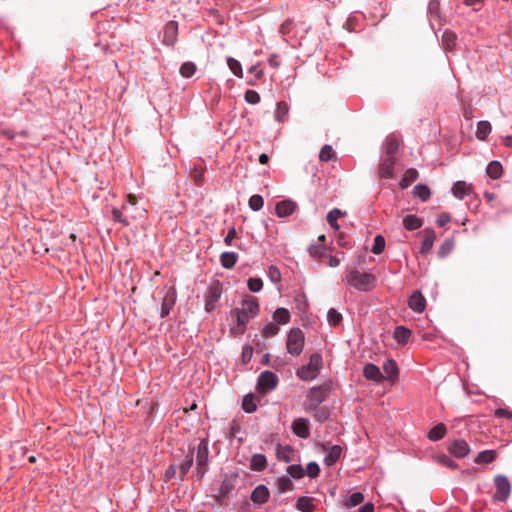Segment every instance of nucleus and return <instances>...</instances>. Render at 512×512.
<instances>
[{
	"label": "nucleus",
	"instance_id": "nucleus-1",
	"mask_svg": "<svg viewBox=\"0 0 512 512\" xmlns=\"http://www.w3.org/2000/svg\"><path fill=\"white\" fill-rule=\"evenodd\" d=\"M259 312V304L255 297L246 296L242 303L241 308H235L231 314L236 317L237 324L233 326L230 331L233 335H242L246 330V325L250 319L257 316Z\"/></svg>",
	"mask_w": 512,
	"mask_h": 512
},
{
	"label": "nucleus",
	"instance_id": "nucleus-2",
	"mask_svg": "<svg viewBox=\"0 0 512 512\" xmlns=\"http://www.w3.org/2000/svg\"><path fill=\"white\" fill-rule=\"evenodd\" d=\"M347 285L361 292L372 291L376 287L377 279L372 273L361 272L356 268L346 271L344 279Z\"/></svg>",
	"mask_w": 512,
	"mask_h": 512
},
{
	"label": "nucleus",
	"instance_id": "nucleus-3",
	"mask_svg": "<svg viewBox=\"0 0 512 512\" xmlns=\"http://www.w3.org/2000/svg\"><path fill=\"white\" fill-rule=\"evenodd\" d=\"M322 361V356L320 354H312L310 356L309 363L297 370V376L304 381L315 379L322 368Z\"/></svg>",
	"mask_w": 512,
	"mask_h": 512
},
{
	"label": "nucleus",
	"instance_id": "nucleus-4",
	"mask_svg": "<svg viewBox=\"0 0 512 512\" xmlns=\"http://www.w3.org/2000/svg\"><path fill=\"white\" fill-rule=\"evenodd\" d=\"M330 391V383H323L320 386L311 388L307 395L306 410L310 411L312 409H316L327 399Z\"/></svg>",
	"mask_w": 512,
	"mask_h": 512
},
{
	"label": "nucleus",
	"instance_id": "nucleus-5",
	"mask_svg": "<svg viewBox=\"0 0 512 512\" xmlns=\"http://www.w3.org/2000/svg\"><path fill=\"white\" fill-rule=\"evenodd\" d=\"M304 347V333L299 328H293L290 330L287 336L286 348L287 351L298 356L301 354Z\"/></svg>",
	"mask_w": 512,
	"mask_h": 512
},
{
	"label": "nucleus",
	"instance_id": "nucleus-6",
	"mask_svg": "<svg viewBox=\"0 0 512 512\" xmlns=\"http://www.w3.org/2000/svg\"><path fill=\"white\" fill-rule=\"evenodd\" d=\"M495 494L493 499L495 501L505 502L511 494V484L507 476L496 475L494 477Z\"/></svg>",
	"mask_w": 512,
	"mask_h": 512
},
{
	"label": "nucleus",
	"instance_id": "nucleus-7",
	"mask_svg": "<svg viewBox=\"0 0 512 512\" xmlns=\"http://www.w3.org/2000/svg\"><path fill=\"white\" fill-rule=\"evenodd\" d=\"M278 384V377L271 371H264L259 375L257 387L261 394H265L276 388Z\"/></svg>",
	"mask_w": 512,
	"mask_h": 512
},
{
	"label": "nucleus",
	"instance_id": "nucleus-8",
	"mask_svg": "<svg viewBox=\"0 0 512 512\" xmlns=\"http://www.w3.org/2000/svg\"><path fill=\"white\" fill-rule=\"evenodd\" d=\"M177 299L176 289L174 287H168L161 304L160 316L162 318L169 315L170 311L174 307Z\"/></svg>",
	"mask_w": 512,
	"mask_h": 512
},
{
	"label": "nucleus",
	"instance_id": "nucleus-9",
	"mask_svg": "<svg viewBox=\"0 0 512 512\" xmlns=\"http://www.w3.org/2000/svg\"><path fill=\"white\" fill-rule=\"evenodd\" d=\"M222 289L220 284L217 282L211 285L206 293L205 310L211 312L216 307V302L220 299Z\"/></svg>",
	"mask_w": 512,
	"mask_h": 512
},
{
	"label": "nucleus",
	"instance_id": "nucleus-10",
	"mask_svg": "<svg viewBox=\"0 0 512 512\" xmlns=\"http://www.w3.org/2000/svg\"><path fill=\"white\" fill-rule=\"evenodd\" d=\"M321 448L327 452L324 458L325 465L333 466L340 459L342 454L341 446L333 445L331 447H327L325 444H321Z\"/></svg>",
	"mask_w": 512,
	"mask_h": 512
},
{
	"label": "nucleus",
	"instance_id": "nucleus-11",
	"mask_svg": "<svg viewBox=\"0 0 512 512\" xmlns=\"http://www.w3.org/2000/svg\"><path fill=\"white\" fill-rule=\"evenodd\" d=\"M292 431L300 438L307 439L310 436L308 421L304 418H297L292 423Z\"/></svg>",
	"mask_w": 512,
	"mask_h": 512
},
{
	"label": "nucleus",
	"instance_id": "nucleus-12",
	"mask_svg": "<svg viewBox=\"0 0 512 512\" xmlns=\"http://www.w3.org/2000/svg\"><path fill=\"white\" fill-rule=\"evenodd\" d=\"M469 451L468 443L462 439L455 440L449 447V452L457 458L465 457Z\"/></svg>",
	"mask_w": 512,
	"mask_h": 512
},
{
	"label": "nucleus",
	"instance_id": "nucleus-13",
	"mask_svg": "<svg viewBox=\"0 0 512 512\" xmlns=\"http://www.w3.org/2000/svg\"><path fill=\"white\" fill-rule=\"evenodd\" d=\"M178 33V24L175 21H170L165 25L163 43L166 45H173L176 41Z\"/></svg>",
	"mask_w": 512,
	"mask_h": 512
},
{
	"label": "nucleus",
	"instance_id": "nucleus-14",
	"mask_svg": "<svg viewBox=\"0 0 512 512\" xmlns=\"http://www.w3.org/2000/svg\"><path fill=\"white\" fill-rule=\"evenodd\" d=\"M363 375L366 379L373 380L377 383L385 379V376H383L380 369L372 363H368L364 366Z\"/></svg>",
	"mask_w": 512,
	"mask_h": 512
},
{
	"label": "nucleus",
	"instance_id": "nucleus-15",
	"mask_svg": "<svg viewBox=\"0 0 512 512\" xmlns=\"http://www.w3.org/2000/svg\"><path fill=\"white\" fill-rule=\"evenodd\" d=\"M269 499V490L265 485H258L251 493V500L255 504H264Z\"/></svg>",
	"mask_w": 512,
	"mask_h": 512
},
{
	"label": "nucleus",
	"instance_id": "nucleus-16",
	"mask_svg": "<svg viewBox=\"0 0 512 512\" xmlns=\"http://www.w3.org/2000/svg\"><path fill=\"white\" fill-rule=\"evenodd\" d=\"M296 208V204L291 200H283L276 204L275 212L278 217H287L291 215Z\"/></svg>",
	"mask_w": 512,
	"mask_h": 512
},
{
	"label": "nucleus",
	"instance_id": "nucleus-17",
	"mask_svg": "<svg viewBox=\"0 0 512 512\" xmlns=\"http://www.w3.org/2000/svg\"><path fill=\"white\" fill-rule=\"evenodd\" d=\"M423 233H424V238H423L422 245L420 248V253L425 255V254L429 253L431 251V249L433 248V245H434V242L436 239V234H435V231L432 229H425L423 231Z\"/></svg>",
	"mask_w": 512,
	"mask_h": 512
},
{
	"label": "nucleus",
	"instance_id": "nucleus-18",
	"mask_svg": "<svg viewBox=\"0 0 512 512\" xmlns=\"http://www.w3.org/2000/svg\"><path fill=\"white\" fill-rule=\"evenodd\" d=\"M395 166V158L388 157L379 165V176L382 178H392Z\"/></svg>",
	"mask_w": 512,
	"mask_h": 512
},
{
	"label": "nucleus",
	"instance_id": "nucleus-19",
	"mask_svg": "<svg viewBox=\"0 0 512 512\" xmlns=\"http://www.w3.org/2000/svg\"><path fill=\"white\" fill-rule=\"evenodd\" d=\"M425 298L419 291H415L408 300L409 307L415 312H422L425 309Z\"/></svg>",
	"mask_w": 512,
	"mask_h": 512
},
{
	"label": "nucleus",
	"instance_id": "nucleus-20",
	"mask_svg": "<svg viewBox=\"0 0 512 512\" xmlns=\"http://www.w3.org/2000/svg\"><path fill=\"white\" fill-rule=\"evenodd\" d=\"M452 193L456 198L463 199L472 193V186L465 181H457L452 187Z\"/></svg>",
	"mask_w": 512,
	"mask_h": 512
},
{
	"label": "nucleus",
	"instance_id": "nucleus-21",
	"mask_svg": "<svg viewBox=\"0 0 512 512\" xmlns=\"http://www.w3.org/2000/svg\"><path fill=\"white\" fill-rule=\"evenodd\" d=\"M237 474L226 476L219 489V498H225L235 487Z\"/></svg>",
	"mask_w": 512,
	"mask_h": 512
},
{
	"label": "nucleus",
	"instance_id": "nucleus-22",
	"mask_svg": "<svg viewBox=\"0 0 512 512\" xmlns=\"http://www.w3.org/2000/svg\"><path fill=\"white\" fill-rule=\"evenodd\" d=\"M208 442L206 439H202L197 446L196 463L208 464Z\"/></svg>",
	"mask_w": 512,
	"mask_h": 512
},
{
	"label": "nucleus",
	"instance_id": "nucleus-23",
	"mask_svg": "<svg viewBox=\"0 0 512 512\" xmlns=\"http://www.w3.org/2000/svg\"><path fill=\"white\" fill-rule=\"evenodd\" d=\"M194 447H190L185 459L180 463V479L183 480L190 468L193 465Z\"/></svg>",
	"mask_w": 512,
	"mask_h": 512
},
{
	"label": "nucleus",
	"instance_id": "nucleus-24",
	"mask_svg": "<svg viewBox=\"0 0 512 512\" xmlns=\"http://www.w3.org/2000/svg\"><path fill=\"white\" fill-rule=\"evenodd\" d=\"M384 373L386 374L385 379L394 381L398 377V367L394 360L388 359L383 365Z\"/></svg>",
	"mask_w": 512,
	"mask_h": 512
},
{
	"label": "nucleus",
	"instance_id": "nucleus-25",
	"mask_svg": "<svg viewBox=\"0 0 512 512\" xmlns=\"http://www.w3.org/2000/svg\"><path fill=\"white\" fill-rule=\"evenodd\" d=\"M419 176V173L416 169L414 168H410V169H407L399 183L400 187L402 189H406L407 187H409L414 181L417 180Z\"/></svg>",
	"mask_w": 512,
	"mask_h": 512
},
{
	"label": "nucleus",
	"instance_id": "nucleus-26",
	"mask_svg": "<svg viewBox=\"0 0 512 512\" xmlns=\"http://www.w3.org/2000/svg\"><path fill=\"white\" fill-rule=\"evenodd\" d=\"M411 336V331L404 326H397L394 330L393 337L399 344H406Z\"/></svg>",
	"mask_w": 512,
	"mask_h": 512
},
{
	"label": "nucleus",
	"instance_id": "nucleus-27",
	"mask_svg": "<svg viewBox=\"0 0 512 512\" xmlns=\"http://www.w3.org/2000/svg\"><path fill=\"white\" fill-rule=\"evenodd\" d=\"M238 260V255L235 252H223L220 255L221 265L225 269H231L235 266Z\"/></svg>",
	"mask_w": 512,
	"mask_h": 512
},
{
	"label": "nucleus",
	"instance_id": "nucleus-28",
	"mask_svg": "<svg viewBox=\"0 0 512 512\" xmlns=\"http://www.w3.org/2000/svg\"><path fill=\"white\" fill-rule=\"evenodd\" d=\"M497 458V452L495 450H485L480 452L474 462L477 464H489Z\"/></svg>",
	"mask_w": 512,
	"mask_h": 512
},
{
	"label": "nucleus",
	"instance_id": "nucleus-29",
	"mask_svg": "<svg viewBox=\"0 0 512 512\" xmlns=\"http://www.w3.org/2000/svg\"><path fill=\"white\" fill-rule=\"evenodd\" d=\"M422 224L423 221L416 215H407L403 219V225L409 231L419 229L422 226Z\"/></svg>",
	"mask_w": 512,
	"mask_h": 512
},
{
	"label": "nucleus",
	"instance_id": "nucleus-30",
	"mask_svg": "<svg viewBox=\"0 0 512 512\" xmlns=\"http://www.w3.org/2000/svg\"><path fill=\"white\" fill-rule=\"evenodd\" d=\"M399 148V140L394 135H390L385 140V153L388 157H393Z\"/></svg>",
	"mask_w": 512,
	"mask_h": 512
},
{
	"label": "nucleus",
	"instance_id": "nucleus-31",
	"mask_svg": "<svg viewBox=\"0 0 512 512\" xmlns=\"http://www.w3.org/2000/svg\"><path fill=\"white\" fill-rule=\"evenodd\" d=\"M267 466L266 457L263 454H254L251 458L250 468L253 471H262Z\"/></svg>",
	"mask_w": 512,
	"mask_h": 512
},
{
	"label": "nucleus",
	"instance_id": "nucleus-32",
	"mask_svg": "<svg viewBox=\"0 0 512 512\" xmlns=\"http://www.w3.org/2000/svg\"><path fill=\"white\" fill-rule=\"evenodd\" d=\"M345 215L346 212H343L340 209L335 208L327 214V222L335 231H339L340 226L337 223V219Z\"/></svg>",
	"mask_w": 512,
	"mask_h": 512
},
{
	"label": "nucleus",
	"instance_id": "nucleus-33",
	"mask_svg": "<svg viewBox=\"0 0 512 512\" xmlns=\"http://www.w3.org/2000/svg\"><path fill=\"white\" fill-rule=\"evenodd\" d=\"M446 431V426L443 423H439L429 431L428 438L431 441H438L445 436Z\"/></svg>",
	"mask_w": 512,
	"mask_h": 512
},
{
	"label": "nucleus",
	"instance_id": "nucleus-34",
	"mask_svg": "<svg viewBox=\"0 0 512 512\" xmlns=\"http://www.w3.org/2000/svg\"><path fill=\"white\" fill-rule=\"evenodd\" d=\"M274 322L279 324H287L290 321V313L286 308H278L273 313Z\"/></svg>",
	"mask_w": 512,
	"mask_h": 512
},
{
	"label": "nucleus",
	"instance_id": "nucleus-35",
	"mask_svg": "<svg viewBox=\"0 0 512 512\" xmlns=\"http://www.w3.org/2000/svg\"><path fill=\"white\" fill-rule=\"evenodd\" d=\"M457 36L452 31H445L442 35V45L446 50H452L456 45Z\"/></svg>",
	"mask_w": 512,
	"mask_h": 512
},
{
	"label": "nucleus",
	"instance_id": "nucleus-36",
	"mask_svg": "<svg viewBox=\"0 0 512 512\" xmlns=\"http://www.w3.org/2000/svg\"><path fill=\"white\" fill-rule=\"evenodd\" d=\"M487 175L492 179H498L502 174V165L498 161H492L486 169Z\"/></svg>",
	"mask_w": 512,
	"mask_h": 512
},
{
	"label": "nucleus",
	"instance_id": "nucleus-37",
	"mask_svg": "<svg viewBox=\"0 0 512 512\" xmlns=\"http://www.w3.org/2000/svg\"><path fill=\"white\" fill-rule=\"evenodd\" d=\"M491 132V124L488 121H480L477 124L476 137L479 140H485Z\"/></svg>",
	"mask_w": 512,
	"mask_h": 512
},
{
	"label": "nucleus",
	"instance_id": "nucleus-38",
	"mask_svg": "<svg viewBox=\"0 0 512 512\" xmlns=\"http://www.w3.org/2000/svg\"><path fill=\"white\" fill-rule=\"evenodd\" d=\"M413 194L414 196L420 198L422 201H427L431 196L430 189L424 184L416 185L413 189Z\"/></svg>",
	"mask_w": 512,
	"mask_h": 512
},
{
	"label": "nucleus",
	"instance_id": "nucleus-39",
	"mask_svg": "<svg viewBox=\"0 0 512 512\" xmlns=\"http://www.w3.org/2000/svg\"><path fill=\"white\" fill-rule=\"evenodd\" d=\"M292 454L293 450L290 446L282 447L281 445L277 446V458L279 460H283L285 462H291L292 461Z\"/></svg>",
	"mask_w": 512,
	"mask_h": 512
},
{
	"label": "nucleus",
	"instance_id": "nucleus-40",
	"mask_svg": "<svg viewBox=\"0 0 512 512\" xmlns=\"http://www.w3.org/2000/svg\"><path fill=\"white\" fill-rule=\"evenodd\" d=\"M296 507L302 512H311L313 510V503L310 497H300L297 500Z\"/></svg>",
	"mask_w": 512,
	"mask_h": 512
},
{
	"label": "nucleus",
	"instance_id": "nucleus-41",
	"mask_svg": "<svg viewBox=\"0 0 512 512\" xmlns=\"http://www.w3.org/2000/svg\"><path fill=\"white\" fill-rule=\"evenodd\" d=\"M227 65L236 77H239V78L243 77L242 66L238 60H236L232 57H229L227 59Z\"/></svg>",
	"mask_w": 512,
	"mask_h": 512
},
{
	"label": "nucleus",
	"instance_id": "nucleus-42",
	"mask_svg": "<svg viewBox=\"0 0 512 512\" xmlns=\"http://www.w3.org/2000/svg\"><path fill=\"white\" fill-rule=\"evenodd\" d=\"M276 485L279 493H284L293 489V483L288 477H281L277 479Z\"/></svg>",
	"mask_w": 512,
	"mask_h": 512
},
{
	"label": "nucleus",
	"instance_id": "nucleus-43",
	"mask_svg": "<svg viewBox=\"0 0 512 512\" xmlns=\"http://www.w3.org/2000/svg\"><path fill=\"white\" fill-rule=\"evenodd\" d=\"M242 408L247 413H252L256 411L257 406L254 402V396L252 394H248L244 397L242 402Z\"/></svg>",
	"mask_w": 512,
	"mask_h": 512
},
{
	"label": "nucleus",
	"instance_id": "nucleus-44",
	"mask_svg": "<svg viewBox=\"0 0 512 512\" xmlns=\"http://www.w3.org/2000/svg\"><path fill=\"white\" fill-rule=\"evenodd\" d=\"M195 72L196 65L193 62H184L180 67V74L185 78L193 76Z\"/></svg>",
	"mask_w": 512,
	"mask_h": 512
},
{
	"label": "nucleus",
	"instance_id": "nucleus-45",
	"mask_svg": "<svg viewBox=\"0 0 512 512\" xmlns=\"http://www.w3.org/2000/svg\"><path fill=\"white\" fill-rule=\"evenodd\" d=\"M335 157V152L330 145H324L319 154L320 161L327 162Z\"/></svg>",
	"mask_w": 512,
	"mask_h": 512
},
{
	"label": "nucleus",
	"instance_id": "nucleus-46",
	"mask_svg": "<svg viewBox=\"0 0 512 512\" xmlns=\"http://www.w3.org/2000/svg\"><path fill=\"white\" fill-rule=\"evenodd\" d=\"M385 248V239L382 235H377L374 238V244L371 249L372 253L379 255L383 252Z\"/></svg>",
	"mask_w": 512,
	"mask_h": 512
},
{
	"label": "nucleus",
	"instance_id": "nucleus-47",
	"mask_svg": "<svg viewBox=\"0 0 512 512\" xmlns=\"http://www.w3.org/2000/svg\"><path fill=\"white\" fill-rule=\"evenodd\" d=\"M327 319L330 325L336 326L342 321V315L334 308H331L327 313Z\"/></svg>",
	"mask_w": 512,
	"mask_h": 512
},
{
	"label": "nucleus",
	"instance_id": "nucleus-48",
	"mask_svg": "<svg viewBox=\"0 0 512 512\" xmlns=\"http://www.w3.org/2000/svg\"><path fill=\"white\" fill-rule=\"evenodd\" d=\"M288 113V105L285 102H279L275 111V118L277 121H283Z\"/></svg>",
	"mask_w": 512,
	"mask_h": 512
},
{
	"label": "nucleus",
	"instance_id": "nucleus-49",
	"mask_svg": "<svg viewBox=\"0 0 512 512\" xmlns=\"http://www.w3.org/2000/svg\"><path fill=\"white\" fill-rule=\"evenodd\" d=\"M264 205V200L260 195H253L249 199V207L254 211H259Z\"/></svg>",
	"mask_w": 512,
	"mask_h": 512
},
{
	"label": "nucleus",
	"instance_id": "nucleus-50",
	"mask_svg": "<svg viewBox=\"0 0 512 512\" xmlns=\"http://www.w3.org/2000/svg\"><path fill=\"white\" fill-rule=\"evenodd\" d=\"M247 285L251 292H259L263 287V281L260 278H249Z\"/></svg>",
	"mask_w": 512,
	"mask_h": 512
},
{
	"label": "nucleus",
	"instance_id": "nucleus-51",
	"mask_svg": "<svg viewBox=\"0 0 512 512\" xmlns=\"http://www.w3.org/2000/svg\"><path fill=\"white\" fill-rule=\"evenodd\" d=\"M279 332V327L276 323L274 322H271V323H268L264 329H263V336L264 337H273L275 335H277Z\"/></svg>",
	"mask_w": 512,
	"mask_h": 512
},
{
	"label": "nucleus",
	"instance_id": "nucleus-52",
	"mask_svg": "<svg viewBox=\"0 0 512 512\" xmlns=\"http://www.w3.org/2000/svg\"><path fill=\"white\" fill-rule=\"evenodd\" d=\"M287 472L293 477V478H302L304 476V470L301 465H290L287 468Z\"/></svg>",
	"mask_w": 512,
	"mask_h": 512
},
{
	"label": "nucleus",
	"instance_id": "nucleus-53",
	"mask_svg": "<svg viewBox=\"0 0 512 512\" xmlns=\"http://www.w3.org/2000/svg\"><path fill=\"white\" fill-rule=\"evenodd\" d=\"M315 411L314 413V418L319 421V422H323L325 421L326 419H328L329 417V410L325 407H321V408H316V409H313Z\"/></svg>",
	"mask_w": 512,
	"mask_h": 512
},
{
	"label": "nucleus",
	"instance_id": "nucleus-54",
	"mask_svg": "<svg viewBox=\"0 0 512 512\" xmlns=\"http://www.w3.org/2000/svg\"><path fill=\"white\" fill-rule=\"evenodd\" d=\"M112 217L115 222L121 223L123 226H128L129 222L126 217H123L122 210L118 208L112 209Z\"/></svg>",
	"mask_w": 512,
	"mask_h": 512
},
{
	"label": "nucleus",
	"instance_id": "nucleus-55",
	"mask_svg": "<svg viewBox=\"0 0 512 512\" xmlns=\"http://www.w3.org/2000/svg\"><path fill=\"white\" fill-rule=\"evenodd\" d=\"M364 501V495L361 492L353 493L348 500V505L355 507Z\"/></svg>",
	"mask_w": 512,
	"mask_h": 512
},
{
	"label": "nucleus",
	"instance_id": "nucleus-56",
	"mask_svg": "<svg viewBox=\"0 0 512 512\" xmlns=\"http://www.w3.org/2000/svg\"><path fill=\"white\" fill-rule=\"evenodd\" d=\"M244 97L250 104H257L260 102V95L255 90H247Z\"/></svg>",
	"mask_w": 512,
	"mask_h": 512
},
{
	"label": "nucleus",
	"instance_id": "nucleus-57",
	"mask_svg": "<svg viewBox=\"0 0 512 512\" xmlns=\"http://www.w3.org/2000/svg\"><path fill=\"white\" fill-rule=\"evenodd\" d=\"M319 473H320V468L316 462H310L307 465V474L309 477L315 478L319 475Z\"/></svg>",
	"mask_w": 512,
	"mask_h": 512
},
{
	"label": "nucleus",
	"instance_id": "nucleus-58",
	"mask_svg": "<svg viewBox=\"0 0 512 512\" xmlns=\"http://www.w3.org/2000/svg\"><path fill=\"white\" fill-rule=\"evenodd\" d=\"M293 27H294L293 21L290 19H287L281 24L280 33L283 35H287L292 31Z\"/></svg>",
	"mask_w": 512,
	"mask_h": 512
},
{
	"label": "nucleus",
	"instance_id": "nucleus-59",
	"mask_svg": "<svg viewBox=\"0 0 512 512\" xmlns=\"http://www.w3.org/2000/svg\"><path fill=\"white\" fill-rule=\"evenodd\" d=\"M269 277L270 279L276 283L279 282L281 279V273L279 269L276 266H270L269 267Z\"/></svg>",
	"mask_w": 512,
	"mask_h": 512
},
{
	"label": "nucleus",
	"instance_id": "nucleus-60",
	"mask_svg": "<svg viewBox=\"0 0 512 512\" xmlns=\"http://www.w3.org/2000/svg\"><path fill=\"white\" fill-rule=\"evenodd\" d=\"M494 415L496 417H498V418L511 419L512 418V411L508 410V409H504V408H499V409L495 410Z\"/></svg>",
	"mask_w": 512,
	"mask_h": 512
},
{
	"label": "nucleus",
	"instance_id": "nucleus-61",
	"mask_svg": "<svg viewBox=\"0 0 512 512\" xmlns=\"http://www.w3.org/2000/svg\"><path fill=\"white\" fill-rule=\"evenodd\" d=\"M322 250L323 247L317 245H311L309 248L310 255L313 257H324Z\"/></svg>",
	"mask_w": 512,
	"mask_h": 512
},
{
	"label": "nucleus",
	"instance_id": "nucleus-62",
	"mask_svg": "<svg viewBox=\"0 0 512 512\" xmlns=\"http://www.w3.org/2000/svg\"><path fill=\"white\" fill-rule=\"evenodd\" d=\"M208 470V464H200L196 463V473L198 475V479L201 480L205 473Z\"/></svg>",
	"mask_w": 512,
	"mask_h": 512
},
{
	"label": "nucleus",
	"instance_id": "nucleus-63",
	"mask_svg": "<svg viewBox=\"0 0 512 512\" xmlns=\"http://www.w3.org/2000/svg\"><path fill=\"white\" fill-rule=\"evenodd\" d=\"M176 472H177L176 466L170 465L169 468L165 471V480L169 481L172 478H174L176 476Z\"/></svg>",
	"mask_w": 512,
	"mask_h": 512
},
{
	"label": "nucleus",
	"instance_id": "nucleus-64",
	"mask_svg": "<svg viewBox=\"0 0 512 512\" xmlns=\"http://www.w3.org/2000/svg\"><path fill=\"white\" fill-rule=\"evenodd\" d=\"M236 235H237V234H236V230H235V228H231V229L228 231V233H227V235H226V237H225V239H224L225 244H226V245H231V244H232L233 239H235V238H236Z\"/></svg>",
	"mask_w": 512,
	"mask_h": 512
}]
</instances>
